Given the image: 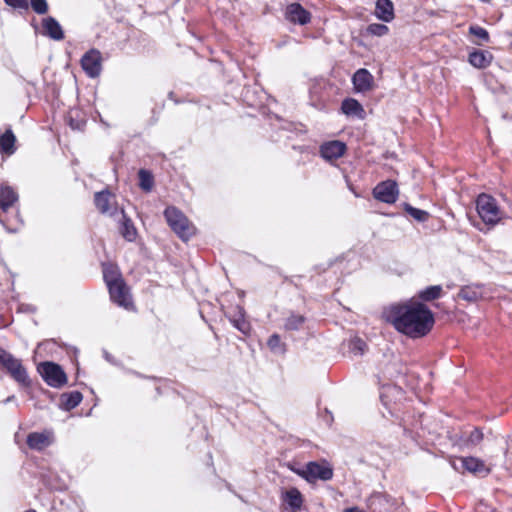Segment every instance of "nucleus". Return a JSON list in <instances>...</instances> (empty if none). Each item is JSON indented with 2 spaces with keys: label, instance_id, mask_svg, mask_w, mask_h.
Instances as JSON below:
<instances>
[{
  "label": "nucleus",
  "instance_id": "33",
  "mask_svg": "<svg viewBox=\"0 0 512 512\" xmlns=\"http://www.w3.org/2000/svg\"><path fill=\"white\" fill-rule=\"evenodd\" d=\"M366 31L372 36L382 37L388 34L389 28L385 24L372 23L367 26Z\"/></svg>",
  "mask_w": 512,
  "mask_h": 512
},
{
  "label": "nucleus",
  "instance_id": "34",
  "mask_svg": "<svg viewBox=\"0 0 512 512\" xmlns=\"http://www.w3.org/2000/svg\"><path fill=\"white\" fill-rule=\"evenodd\" d=\"M405 211L419 222H424L429 218V213L427 211L412 207L409 204H405Z\"/></svg>",
  "mask_w": 512,
  "mask_h": 512
},
{
  "label": "nucleus",
  "instance_id": "10",
  "mask_svg": "<svg viewBox=\"0 0 512 512\" xmlns=\"http://www.w3.org/2000/svg\"><path fill=\"white\" fill-rule=\"evenodd\" d=\"M108 289H109L111 300L113 302H115L119 306H122L126 309H128L130 306H132L131 297H130L128 288L125 285L123 280L110 285L108 287Z\"/></svg>",
  "mask_w": 512,
  "mask_h": 512
},
{
  "label": "nucleus",
  "instance_id": "9",
  "mask_svg": "<svg viewBox=\"0 0 512 512\" xmlns=\"http://www.w3.org/2000/svg\"><path fill=\"white\" fill-rule=\"evenodd\" d=\"M368 507L374 512H395L396 501L381 492H375L368 498Z\"/></svg>",
  "mask_w": 512,
  "mask_h": 512
},
{
  "label": "nucleus",
  "instance_id": "40",
  "mask_svg": "<svg viewBox=\"0 0 512 512\" xmlns=\"http://www.w3.org/2000/svg\"><path fill=\"white\" fill-rule=\"evenodd\" d=\"M14 398H15L14 396H10V397H8L4 402H5V403H8V402H10V401L14 400Z\"/></svg>",
  "mask_w": 512,
  "mask_h": 512
},
{
  "label": "nucleus",
  "instance_id": "37",
  "mask_svg": "<svg viewBox=\"0 0 512 512\" xmlns=\"http://www.w3.org/2000/svg\"><path fill=\"white\" fill-rule=\"evenodd\" d=\"M31 7L37 14H45L48 11L46 0H31Z\"/></svg>",
  "mask_w": 512,
  "mask_h": 512
},
{
  "label": "nucleus",
  "instance_id": "4",
  "mask_svg": "<svg viewBox=\"0 0 512 512\" xmlns=\"http://www.w3.org/2000/svg\"><path fill=\"white\" fill-rule=\"evenodd\" d=\"M38 371L44 381L51 387L59 388L66 384L67 377L61 366L53 362H43L38 366Z\"/></svg>",
  "mask_w": 512,
  "mask_h": 512
},
{
  "label": "nucleus",
  "instance_id": "7",
  "mask_svg": "<svg viewBox=\"0 0 512 512\" xmlns=\"http://www.w3.org/2000/svg\"><path fill=\"white\" fill-rule=\"evenodd\" d=\"M399 195L398 185L393 180H386L378 183L373 189V196L376 200L387 204L397 201Z\"/></svg>",
  "mask_w": 512,
  "mask_h": 512
},
{
  "label": "nucleus",
  "instance_id": "29",
  "mask_svg": "<svg viewBox=\"0 0 512 512\" xmlns=\"http://www.w3.org/2000/svg\"><path fill=\"white\" fill-rule=\"evenodd\" d=\"M305 322V318L299 314H291L285 321L284 328L289 331L299 330Z\"/></svg>",
  "mask_w": 512,
  "mask_h": 512
},
{
  "label": "nucleus",
  "instance_id": "13",
  "mask_svg": "<svg viewBox=\"0 0 512 512\" xmlns=\"http://www.w3.org/2000/svg\"><path fill=\"white\" fill-rule=\"evenodd\" d=\"M97 209L103 214L113 215L116 211L114 196L109 191L97 192L94 196Z\"/></svg>",
  "mask_w": 512,
  "mask_h": 512
},
{
  "label": "nucleus",
  "instance_id": "1",
  "mask_svg": "<svg viewBox=\"0 0 512 512\" xmlns=\"http://www.w3.org/2000/svg\"><path fill=\"white\" fill-rule=\"evenodd\" d=\"M387 319L397 331L411 338L425 336L435 323L432 311L418 301L392 305L387 312Z\"/></svg>",
  "mask_w": 512,
  "mask_h": 512
},
{
  "label": "nucleus",
  "instance_id": "23",
  "mask_svg": "<svg viewBox=\"0 0 512 512\" xmlns=\"http://www.w3.org/2000/svg\"><path fill=\"white\" fill-rule=\"evenodd\" d=\"M341 110L348 116H357L359 118H363L364 109L361 104L353 98L345 99L342 102Z\"/></svg>",
  "mask_w": 512,
  "mask_h": 512
},
{
  "label": "nucleus",
  "instance_id": "21",
  "mask_svg": "<svg viewBox=\"0 0 512 512\" xmlns=\"http://www.w3.org/2000/svg\"><path fill=\"white\" fill-rule=\"evenodd\" d=\"M16 137L11 129H7L0 134V153L8 156L14 154Z\"/></svg>",
  "mask_w": 512,
  "mask_h": 512
},
{
  "label": "nucleus",
  "instance_id": "15",
  "mask_svg": "<svg viewBox=\"0 0 512 512\" xmlns=\"http://www.w3.org/2000/svg\"><path fill=\"white\" fill-rule=\"evenodd\" d=\"M352 82L357 92H367L373 87V76L367 69L361 68L354 73Z\"/></svg>",
  "mask_w": 512,
  "mask_h": 512
},
{
  "label": "nucleus",
  "instance_id": "32",
  "mask_svg": "<svg viewBox=\"0 0 512 512\" xmlns=\"http://www.w3.org/2000/svg\"><path fill=\"white\" fill-rule=\"evenodd\" d=\"M366 348L365 341L359 337H354L349 341V350L354 355H363Z\"/></svg>",
  "mask_w": 512,
  "mask_h": 512
},
{
  "label": "nucleus",
  "instance_id": "22",
  "mask_svg": "<svg viewBox=\"0 0 512 512\" xmlns=\"http://www.w3.org/2000/svg\"><path fill=\"white\" fill-rule=\"evenodd\" d=\"M283 500L287 503L290 511L295 512L299 510L303 503V498L300 491L296 488H291L283 494Z\"/></svg>",
  "mask_w": 512,
  "mask_h": 512
},
{
  "label": "nucleus",
  "instance_id": "27",
  "mask_svg": "<svg viewBox=\"0 0 512 512\" xmlns=\"http://www.w3.org/2000/svg\"><path fill=\"white\" fill-rule=\"evenodd\" d=\"M442 293V286L434 285L426 287L418 293V297L423 301H432L440 298Z\"/></svg>",
  "mask_w": 512,
  "mask_h": 512
},
{
  "label": "nucleus",
  "instance_id": "26",
  "mask_svg": "<svg viewBox=\"0 0 512 512\" xmlns=\"http://www.w3.org/2000/svg\"><path fill=\"white\" fill-rule=\"evenodd\" d=\"M123 222L120 227V233L121 235L129 242H132L136 239L137 236V230L134 227L132 221L124 215L123 210H121Z\"/></svg>",
  "mask_w": 512,
  "mask_h": 512
},
{
  "label": "nucleus",
  "instance_id": "5",
  "mask_svg": "<svg viewBox=\"0 0 512 512\" xmlns=\"http://www.w3.org/2000/svg\"><path fill=\"white\" fill-rule=\"evenodd\" d=\"M0 363L17 382L28 384V375L20 360L14 358L2 348H0Z\"/></svg>",
  "mask_w": 512,
  "mask_h": 512
},
{
  "label": "nucleus",
  "instance_id": "6",
  "mask_svg": "<svg viewBox=\"0 0 512 512\" xmlns=\"http://www.w3.org/2000/svg\"><path fill=\"white\" fill-rule=\"evenodd\" d=\"M295 472L309 482L317 479L327 481L333 476V471L330 467L317 462H309L305 468L295 470Z\"/></svg>",
  "mask_w": 512,
  "mask_h": 512
},
{
  "label": "nucleus",
  "instance_id": "35",
  "mask_svg": "<svg viewBox=\"0 0 512 512\" xmlns=\"http://www.w3.org/2000/svg\"><path fill=\"white\" fill-rule=\"evenodd\" d=\"M469 32H470V34L480 38L483 42L489 41V34H488L487 30L480 26H477V25L470 26Z\"/></svg>",
  "mask_w": 512,
  "mask_h": 512
},
{
  "label": "nucleus",
  "instance_id": "18",
  "mask_svg": "<svg viewBox=\"0 0 512 512\" xmlns=\"http://www.w3.org/2000/svg\"><path fill=\"white\" fill-rule=\"evenodd\" d=\"M18 201L17 192L7 184H0V207L3 211H7Z\"/></svg>",
  "mask_w": 512,
  "mask_h": 512
},
{
  "label": "nucleus",
  "instance_id": "16",
  "mask_svg": "<svg viewBox=\"0 0 512 512\" xmlns=\"http://www.w3.org/2000/svg\"><path fill=\"white\" fill-rule=\"evenodd\" d=\"M374 15L383 22H391L394 17V5L391 0H377Z\"/></svg>",
  "mask_w": 512,
  "mask_h": 512
},
{
  "label": "nucleus",
  "instance_id": "30",
  "mask_svg": "<svg viewBox=\"0 0 512 512\" xmlns=\"http://www.w3.org/2000/svg\"><path fill=\"white\" fill-rule=\"evenodd\" d=\"M139 185L144 191H150L153 187L154 180L152 174L144 169H141L138 173Z\"/></svg>",
  "mask_w": 512,
  "mask_h": 512
},
{
  "label": "nucleus",
  "instance_id": "3",
  "mask_svg": "<svg viewBox=\"0 0 512 512\" xmlns=\"http://www.w3.org/2000/svg\"><path fill=\"white\" fill-rule=\"evenodd\" d=\"M476 207L480 218L486 224L494 225L501 218V213L497 202L490 195L480 194L476 200Z\"/></svg>",
  "mask_w": 512,
  "mask_h": 512
},
{
  "label": "nucleus",
  "instance_id": "12",
  "mask_svg": "<svg viewBox=\"0 0 512 512\" xmlns=\"http://www.w3.org/2000/svg\"><path fill=\"white\" fill-rule=\"evenodd\" d=\"M53 442L52 432H33L27 436V445L29 448L37 451H41L46 447L50 446Z\"/></svg>",
  "mask_w": 512,
  "mask_h": 512
},
{
  "label": "nucleus",
  "instance_id": "17",
  "mask_svg": "<svg viewBox=\"0 0 512 512\" xmlns=\"http://www.w3.org/2000/svg\"><path fill=\"white\" fill-rule=\"evenodd\" d=\"M44 34L51 39L60 41L64 38V32L59 22L53 17H46L42 21Z\"/></svg>",
  "mask_w": 512,
  "mask_h": 512
},
{
  "label": "nucleus",
  "instance_id": "19",
  "mask_svg": "<svg viewBox=\"0 0 512 512\" xmlns=\"http://www.w3.org/2000/svg\"><path fill=\"white\" fill-rule=\"evenodd\" d=\"M462 467L474 474H479L486 476L490 473V469L485 465V463L475 457H466L461 458Z\"/></svg>",
  "mask_w": 512,
  "mask_h": 512
},
{
  "label": "nucleus",
  "instance_id": "25",
  "mask_svg": "<svg viewBox=\"0 0 512 512\" xmlns=\"http://www.w3.org/2000/svg\"><path fill=\"white\" fill-rule=\"evenodd\" d=\"M82 401V394L78 391L64 393L61 396V407L67 411L75 408Z\"/></svg>",
  "mask_w": 512,
  "mask_h": 512
},
{
  "label": "nucleus",
  "instance_id": "28",
  "mask_svg": "<svg viewBox=\"0 0 512 512\" xmlns=\"http://www.w3.org/2000/svg\"><path fill=\"white\" fill-rule=\"evenodd\" d=\"M103 277L108 287L112 284L122 281L118 270L112 265L104 266Z\"/></svg>",
  "mask_w": 512,
  "mask_h": 512
},
{
  "label": "nucleus",
  "instance_id": "31",
  "mask_svg": "<svg viewBox=\"0 0 512 512\" xmlns=\"http://www.w3.org/2000/svg\"><path fill=\"white\" fill-rule=\"evenodd\" d=\"M267 345L273 353L283 354L285 352V344L281 342L278 334L269 337Z\"/></svg>",
  "mask_w": 512,
  "mask_h": 512
},
{
  "label": "nucleus",
  "instance_id": "20",
  "mask_svg": "<svg viewBox=\"0 0 512 512\" xmlns=\"http://www.w3.org/2000/svg\"><path fill=\"white\" fill-rule=\"evenodd\" d=\"M483 294L484 290L482 285L470 284L460 289L458 298L468 302H476L483 297Z\"/></svg>",
  "mask_w": 512,
  "mask_h": 512
},
{
  "label": "nucleus",
  "instance_id": "24",
  "mask_svg": "<svg viewBox=\"0 0 512 512\" xmlns=\"http://www.w3.org/2000/svg\"><path fill=\"white\" fill-rule=\"evenodd\" d=\"M492 60V55L485 51H474L469 55V62L476 68H486Z\"/></svg>",
  "mask_w": 512,
  "mask_h": 512
},
{
  "label": "nucleus",
  "instance_id": "2",
  "mask_svg": "<svg viewBox=\"0 0 512 512\" xmlns=\"http://www.w3.org/2000/svg\"><path fill=\"white\" fill-rule=\"evenodd\" d=\"M164 216L172 230L183 240L189 239L194 233V227L187 217L175 207H168Z\"/></svg>",
  "mask_w": 512,
  "mask_h": 512
},
{
  "label": "nucleus",
  "instance_id": "36",
  "mask_svg": "<svg viewBox=\"0 0 512 512\" xmlns=\"http://www.w3.org/2000/svg\"><path fill=\"white\" fill-rule=\"evenodd\" d=\"M483 440V433L481 430L475 428L473 429L468 438H467V443L469 445H473V446H476L478 445L481 441Z\"/></svg>",
  "mask_w": 512,
  "mask_h": 512
},
{
  "label": "nucleus",
  "instance_id": "38",
  "mask_svg": "<svg viewBox=\"0 0 512 512\" xmlns=\"http://www.w3.org/2000/svg\"><path fill=\"white\" fill-rule=\"evenodd\" d=\"M234 326L242 333L246 334L249 330V325L244 319H235L233 321Z\"/></svg>",
  "mask_w": 512,
  "mask_h": 512
},
{
  "label": "nucleus",
  "instance_id": "8",
  "mask_svg": "<svg viewBox=\"0 0 512 512\" xmlns=\"http://www.w3.org/2000/svg\"><path fill=\"white\" fill-rule=\"evenodd\" d=\"M81 66L90 78H96L102 71V55L97 49H91L81 58Z\"/></svg>",
  "mask_w": 512,
  "mask_h": 512
},
{
  "label": "nucleus",
  "instance_id": "39",
  "mask_svg": "<svg viewBox=\"0 0 512 512\" xmlns=\"http://www.w3.org/2000/svg\"><path fill=\"white\" fill-rule=\"evenodd\" d=\"M5 3L14 8H26L27 0H4Z\"/></svg>",
  "mask_w": 512,
  "mask_h": 512
},
{
  "label": "nucleus",
  "instance_id": "14",
  "mask_svg": "<svg viewBox=\"0 0 512 512\" xmlns=\"http://www.w3.org/2000/svg\"><path fill=\"white\" fill-rule=\"evenodd\" d=\"M345 151L346 145L340 141H330L320 147L321 156L328 161L340 158Z\"/></svg>",
  "mask_w": 512,
  "mask_h": 512
},
{
  "label": "nucleus",
  "instance_id": "11",
  "mask_svg": "<svg viewBox=\"0 0 512 512\" xmlns=\"http://www.w3.org/2000/svg\"><path fill=\"white\" fill-rule=\"evenodd\" d=\"M285 18L293 24L305 25L310 22L311 14L299 3H291L286 7Z\"/></svg>",
  "mask_w": 512,
  "mask_h": 512
}]
</instances>
